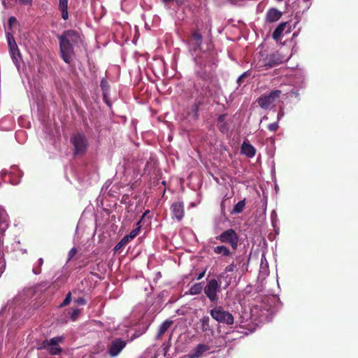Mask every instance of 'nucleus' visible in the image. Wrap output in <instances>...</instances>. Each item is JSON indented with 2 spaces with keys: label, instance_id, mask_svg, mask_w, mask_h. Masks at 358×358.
I'll return each mask as SVG.
<instances>
[{
  "label": "nucleus",
  "instance_id": "f257e3e1",
  "mask_svg": "<svg viewBox=\"0 0 358 358\" xmlns=\"http://www.w3.org/2000/svg\"><path fill=\"white\" fill-rule=\"evenodd\" d=\"M202 80L201 83L196 85V91L198 93L195 98V102L192 106V110L196 115L198 110L203 107L210 103V96H212V92L208 85L206 84L212 79L210 74L206 73H199Z\"/></svg>",
  "mask_w": 358,
  "mask_h": 358
},
{
  "label": "nucleus",
  "instance_id": "f03ea898",
  "mask_svg": "<svg viewBox=\"0 0 358 358\" xmlns=\"http://www.w3.org/2000/svg\"><path fill=\"white\" fill-rule=\"evenodd\" d=\"M78 36V32L74 30L64 31L62 35L58 36L60 55L66 64H70L73 54V46L71 41L74 42L73 37Z\"/></svg>",
  "mask_w": 358,
  "mask_h": 358
},
{
  "label": "nucleus",
  "instance_id": "7ed1b4c3",
  "mask_svg": "<svg viewBox=\"0 0 358 358\" xmlns=\"http://www.w3.org/2000/svg\"><path fill=\"white\" fill-rule=\"evenodd\" d=\"M282 94V92L275 90L269 93L263 94L257 99V102L260 108L263 109H269L274 107L277 100H278Z\"/></svg>",
  "mask_w": 358,
  "mask_h": 358
},
{
  "label": "nucleus",
  "instance_id": "20e7f679",
  "mask_svg": "<svg viewBox=\"0 0 358 358\" xmlns=\"http://www.w3.org/2000/svg\"><path fill=\"white\" fill-rule=\"evenodd\" d=\"M210 315L213 319L227 325H232L234 324V317L230 312L224 309L222 306H216L210 310Z\"/></svg>",
  "mask_w": 358,
  "mask_h": 358
},
{
  "label": "nucleus",
  "instance_id": "39448f33",
  "mask_svg": "<svg viewBox=\"0 0 358 358\" xmlns=\"http://www.w3.org/2000/svg\"><path fill=\"white\" fill-rule=\"evenodd\" d=\"M63 341L64 337L55 336L49 338V340H45L42 341L39 344V347L38 348L40 350H46V351L48 352V353L52 355H59L62 352V348L59 347V343H62Z\"/></svg>",
  "mask_w": 358,
  "mask_h": 358
},
{
  "label": "nucleus",
  "instance_id": "423d86ee",
  "mask_svg": "<svg viewBox=\"0 0 358 358\" xmlns=\"http://www.w3.org/2000/svg\"><path fill=\"white\" fill-rule=\"evenodd\" d=\"M73 146V154L83 156L87 150L88 141L87 137L81 133L73 134L70 139Z\"/></svg>",
  "mask_w": 358,
  "mask_h": 358
},
{
  "label": "nucleus",
  "instance_id": "0eeeda50",
  "mask_svg": "<svg viewBox=\"0 0 358 358\" xmlns=\"http://www.w3.org/2000/svg\"><path fill=\"white\" fill-rule=\"evenodd\" d=\"M215 238L219 240L220 243L229 244L233 250H236L238 245V235L234 229H226L215 237Z\"/></svg>",
  "mask_w": 358,
  "mask_h": 358
},
{
  "label": "nucleus",
  "instance_id": "6e6552de",
  "mask_svg": "<svg viewBox=\"0 0 358 358\" xmlns=\"http://www.w3.org/2000/svg\"><path fill=\"white\" fill-rule=\"evenodd\" d=\"M220 289V283L218 280H215V278H212L208 282L203 289L206 297L208 298L212 303H217L219 299L217 292H219Z\"/></svg>",
  "mask_w": 358,
  "mask_h": 358
},
{
  "label": "nucleus",
  "instance_id": "1a4fd4ad",
  "mask_svg": "<svg viewBox=\"0 0 358 358\" xmlns=\"http://www.w3.org/2000/svg\"><path fill=\"white\" fill-rule=\"evenodd\" d=\"M282 56L278 52H275L273 54L267 55L266 57L260 59L258 62V64L259 67L264 66L266 69H271V67H273L282 64Z\"/></svg>",
  "mask_w": 358,
  "mask_h": 358
},
{
  "label": "nucleus",
  "instance_id": "9d476101",
  "mask_svg": "<svg viewBox=\"0 0 358 358\" xmlns=\"http://www.w3.org/2000/svg\"><path fill=\"white\" fill-rule=\"evenodd\" d=\"M127 341L121 338H113L108 346V353L110 357H116L126 348Z\"/></svg>",
  "mask_w": 358,
  "mask_h": 358
},
{
  "label": "nucleus",
  "instance_id": "9b49d317",
  "mask_svg": "<svg viewBox=\"0 0 358 358\" xmlns=\"http://www.w3.org/2000/svg\"><path fill=\"white\" fill-rule=\"evenodd\" d=\"M7 41L12 59L17 61V57L20 56V52L17 48L15 39L11 33H7Z\"/></svg>",
  "mask_w": 358,
  "mask_h": 358
},
{
  "label": "nucleus",
  "instance_id": "f8f14e48",
  "mask_svg": "<svg viewBox=\"0 0 358 358\" xmlns=\"http://www.w3.org/2000/svg\"><path fill=\"white\" fill-rule=\"evenodd\" d=\"M173 217H176L178 221H181L184 216V205L182 202H174L171 206Z\"/></svg>",
  "mask_w": 358,
  "mask_h": 358
},
{
  "label": "nucleus",
  "instance_id": "ddd939ff",
  "mask_svg": "<svg viewBox=\"0 0 358 358\" xmlns=\"http://www.w3.org/2000/svg\"><path fill=\"white\" fill-rule=\"evenodd\" d=\"M282 16V12L277 8H270L268 10L266 15V22L272 23L277 22Z\"/></svg>",
  "mask_w": 358,
  "mask_h": 358
},
{
  "label": "nucleus",
  "instance_id": "4468645a",
  "mask_svg": "<svg viewBox=\"0 0 358 358\" xmlns=\"http://www.w3.org/2000/svg\"><path fill=\"white\" fill-rule=\"evenodd\" d=\"M241 153L243 155H245L248 157H254L256 150L255 148L252 145L250 142L248 141H243L242 143V145L241 147Z\"/></svg>",
  "mask_w": 358,
  "mask_h": 358
},
{
  "label": "nucleus",
  "instance_id": "2eb2a0df",
  "mask_svg": "<svg viewBox=\"0 0 358 358\" xmlns=\"http://www.w3.org/2000/svg\"><path fill=\"white\" fill-rule=\"evenodd\" d=\"M203 37L198 31H194L192 32L191 42L194 47V50H201Z\"/></svg>",
  "mask_w": 358,
  "mask_h": 358
},
{
  "label": "nucleus",
  "instance_id": "dca6fc26",
  "mask_svg": "<svg viewBox=\"0 0 358 358\" xmlns=\"http://www.w3.org/2000/svg\"><path fill=\"white\" fill-rule=\"evenodd\" d=\"M68 8L69 0H59V10L64 20H68L69 18Z\"/></svg>",
  "mask_w": 358,
  "mask_h": 358
},
{
  "label": "nucleus",
  "instance_id": "f3484780",
  "mask_svg": "<svg viewBox=\"0 0 358 358\" xmlns=\"http://www.w3.org/2000/svg\"><path fill=\"white\" fill-rule=\"evenodd\" d=\"M210 349V347L206 344L200 343L196 345L192 352V358H198L202 355L203 353L207 352Z\"/></svg>",
  "mask_w": 358,
  "mask_h": 358
},
{
  "label": "nucleus",
  "instance_id": "a211bd4d",
  "mask_svg": "<svg viewBox=\"0 0 358 358\" xmlns=\"http://www.w3.org/2000/svg\"><path fill=\"white\" fill-rule=\"evenodd\" d=\"M287 27V22H280L273 31V38L278 41V40L281 38L282 32L285 30Z\"/></svg>",
  "mask_w": 358,
  "mask_h": 358
},
{
  "label": "nucleus",
  "instance_id": "6ab92c4d",
  "mask_svg": "<svg viewBox=\"0 0 358 358\" xmlns=\"http://www.w3.org/2000/svg\"><path fill=\"white\" fill-rule=\"evenodd\" d=\"M173 322L172 320H169L164 321V322L159 327L157 338H159L162 336H164L166 331H167L171 327Z\"/></svg>",
  "mask_w": 358,
  "mask_h": 358
},
{
  "label": "nucleus",
  "instance_id": "aec40b11",
  "mask_svg": "<svg viewBox=\"0 0 358 358\" xmlns=\"http://www.w3.org/2000/svg\"><path fill=\"white\" fill-rule=\"evenodd\" d=\"M213 251L216 255H221L224 257L229 256L231 254L229 249L224 245L215 246Z\"/></svg>",
  "mask_w": 358,
  "mask_h": 358
},
{
  "label": "nucleus",
  "instance_id": "412c9836",
  "mask_svg": "<svg viewBox=\"0 0 358 358\" xmlns=\"http://www.w3.org/2000/svg\"><path fill=\"white\" fill-rule=\"evenodd\" d=\"M226 117L227 114H221L218 116L217 118V127L220 129V131L222 132H225L227 130L226 125Z\"/></svg>",
  "mask_w": 358,
  "mask_h": 358
},
{
  "label": "nucleus",
  "instance_id": "4be33fe9",
  "mask_svg": "<svg viewBox=\"0 0 358 358\" xmlns=\"http://www.w3.org/2000/svg\"><path fill=\"white\" fill-rule=\"evenodd\" d=\"M148 212L149 211H147V213H148ZM145 214H146V212L143 215L141 220L136 223V227L135 229H132L131 231L129 233V234H127V237L129 238V239L130 241L135 238L138 236V234L140 233V231H141V221L143 218V217L145 215Z\"/></svg>",
  "mask_w": 358,
  "mask_h": 358
},
{
  "label": "nucleus",
  "instance_id": "5701e85b",
  "mask_svg": "<svg viewBox=\"0 0 358 358\" xmlns=\"http://www.w3.org/2000/svg\"><path fill=\"white\" fill-rule=\"evenodd\" d=\"M218 279L220 280H223L225 282L224 288L226 289L227 287L230 286V283L231 282L232 277L230 275L227 274V273H225V271H224V272L221 273L219 275ZM221 282H222V281L220 282V283H221Z\"/></svg>",
  "mask_w": 358,
  "mask_h": 358
},
{
  "label": "nucleus",
  "instance_id": "b1692460",
  "mask_svg": "<svg viewBox=\"0 0 358 358\" xmlns=\"http://www.w3.org/2000/svg\"><path fill=\"white\" fill-rule=\"evenodd\" d=\"M200 324L202 331H207L210 329V318L208 316H203L200 320Z\"/></svg>",
  "mask_w": 358,
  "mask_h": 358
},
{
  "label": "nucleus",
  "instance_id": "393cba45",
  "mask_svg": "<svg viewBox=\"0 0 358 358\" xmlns=\"http://www.w3.org/2000/svg\"><path fill=\"white\" fill-rule=\"evenodd\" d=\"M245 206V199L239 201L233 208L231 213H242Z\"/></svg>",
  "mask_w": 358,
  "mask_h": 358
},
{
  "label": "nucleus",
  "instance_id": "a878e982",
  "mask_svg": "<svg viewBox=\"0 0 358 358\" xmlns=\"http://www.w3.org/2000/svg\"><path fill=\"white\" fill-rule=\"evenodd\" d=\"M203 289L202 283H195L189 289V293L192 294H198L201 293V291Z\"/></svg>",
  "mask_w": 358,
  "mask_h": 358
},
{
  "label": "nucleus",
  "instance_id": "bb28decb",
  "mask_svg": "<svg viewBox=\"0 0 358 358\" xmlns=\"http://www.w3.org/2000/svg\"><path fill=\"white\" fill-rule=\"evenodd\" d=\"M129 241H130V240L127 237V235H125V236L124 238H122L121 239V241H120L119 243H117L116 244V245L115 246L114 250L115 251L120 250L122 249V248L125 246L127 244H128Z\"/></svg>",
  "mask_w": 358,
  "mask_h": 358
},
{
  "label": "nucleus",
  "instance_id": "cd10ccee",
  "mask_svg": "<svg viewBox=\"0 0 358 358\" xmlns=\"http://www.w3.org/2000/svg\"><path fill=\"white\" fill-rule=\"evenodd\" d=\"M101 87L102 88V92H103V98L106 99L107 94H108V92L110 90V86L106 80L103 79L101 80Z\"/></svg>",
  "mask_w": 358,
  "mask_h": 358
},
{
  "label": "nucleus",
  "instance_id": "c85d7f7f",
  "mask_svg": "<svg viewBox=\"0 0 358 358\" xmlns=\"http://www.w3.org/2000/svg\"><path fill=\"white\" fill-rule=\"evenodd\" d=\"M250 76V71H245L242 75H241L238 77V79L237 80V83H238V85H242L243 83L244 82V79H245V78H247Z\"/></svg>",
  "mask_w": 358,
  "mask_h": 358
},
{
  "label": "nucleus",
  "instance_id": "c756f323",
  "mask_svg": "<svg viewBox=\"0 0 358 358\" xmlns=\"http://www.w3.org/2000/svg\"><path fill=\"white\" fill-rule=\"evenodd\" d=\"M71 301V293L69 292L66 295L64 301L59 305L60 307L65 306L69 304Z\"/></svg>",
  "mask_w": 358,
  "mask_h": 358
},
{
  "label": "nucleus",
  "instance_id": "7c9ffc66",
  "mask_svg": "<svg viewBox=\"0 0 358 358\" xmlns=\"http://www.w3.org/2000/svg\"><path fill=\"white\" fill-rule=\"evenodd\" d=\"M279 128L278 122L270 124L267 126V129L271 131H276Z\"/></svg>",
  "mask_w": 358,
  "mask_h": 358
},
{
  "label": "nucleus",
  "instance_id": "2f4dec72",
  "mask_svg": "<svg viewBox=\"0 0 358 358\" xmlns=\"http://www.w3.org/2000/svg\"><path fill=\"white\" fill-rule=\"evenodd\" d=\"M235 266H235L234 262H231V264H229V266L225 267L224 272L225 273H228V272L234 271V268H235Z\"/></svg>",
  "mask_w": 358,
  "mask_h": 358
},
{
  "label": "nucleus",
  "instance_id": "473e14b6",
  "mask_svg": "<svg viewBox=\"0 0 358 358\" xmlns=\"http://www.w3.org/2000/svg\"><path fill=\"white\" fill-rule=\"evenodd\" d=\"M77 252L78 250L76 248H73L71 249L69 252V261L72 259L73 257H74Z\"/></svg>",
  "mask_w": 358,
  "mask_h": 358
},
{
  "label": "nucleus",
  "instance_id": "72a5a7b5",
  "mask_svg": "<svg viewBox=\"0 0 358 358\" xmlns=\"http://www.w3.org/2000/svg\"><path fill=\"white\" fill-rule=\"evenodd\" d=\"M3 255L2 252L0 251V268H1V270H2V268H4L6 266L5 260L3 259Z\"/></svg>",
  "mask_w": 358,
  "mask_h": 358
},
{
  "label": "nucleus",
  "instance_id": "f704fd0d",
  "mask_svg": "<svg viewBox=\"0 0 358 358\" xmlns=\"http://www.w3.org/2000/svg\"><path fill=\"white\" fill-rule=\"evenodd\" d=\"M20 5H30L32 4V0H17Z\"/></svg>",
  "mask_w": 358,
  "mask_h": 358
},
{
  "label": "nucleus",
  "instance_id": "c9c22d12",
  "mask_svg": "<svg viewBox=\"0 0 358 358\" xmlns=\"http://www.w3.org/2000/svg\"><path fill=\"white\" fill-rule=\"evenodd\" d=\"M75 301L78 305H85L87 303L86 300L83 297H79V298L75 299Z\"/></svg>",
  "mask_w": 358,
  "mask_h": 358
},
{
  "label": "nucleus",
  "instance_id": "e433bc0d",
  "mask_svg": "<svg viewBox=\"0 0 358 358\" xmlns=\"http://www.w3.org/2000/svg\"><path fill=\"white\" fill-rule=\"evenodd\" d=\"M17 22V20L16 17H14V16H11L8 19V26L10 27H11L12 25L13 24V23H15Z\"/></svg>",
  "mask_w": 358,
  "mask_h": 358
},
{
  "label": "nucleus",
  "instance_id": "4c0bfd02",
  "mask_svg": "<svg viewBox=\"0 0 358 358\" xmlns=\"http://www.w3.org/2000/svg\"><path fill=\"white\" fill-rule=\"evenodd\" d=\"M78 315H79V310H78V309H74V310H73V311H72V314H71V319H72L73 320H76V318H77V317H78Z\"/></svg>",
  "mask_w": 358,
  "mask_h": 358
},
{
  "label": "nucleus",
  "instance_id": "58836bf2",
  "mask_svg": "<svg viewBox=\"0 0 358 358\" xmlns=\"http://www.w3.org/2000/svg\"><path fill=\"white\" fill-rule=\"evenodd\" d=\"M32 271L33 273H34L35 275H40V273H41V268L38 266L34 267Z\"/></svg>",
  "mask_w": 358,
  "mask_h": 358
},
{
  "label": "nucleus",
  "instance_id": "ea45409f",
  "mask_svg": "<svg viewBox=\"0 0 358 358\" xmlns=\"http://www.w3.org/2000/svg\"><path fill=\"white\" fill-rule=\"evenodd\" d=\"M206 275V271H202L200 273L198 276L196 277V280H199V279H201L203 277H204Z\"/></svg>",
  "mask_w": 358,
  "mask_h": 358
},
{
  "label": "nucleus",
  "instance_id": "a19ab883",
  "mask_svg": "<svg viewBox=\"0 0 358 358\" xmlns=\"http://www.w3.org/2000/svg\"><path fill=\"white\" fill-rule=\"evenodd\" d=\"M38 266H40L41 268L42 265L43 264V259L42 257H40V259H38Z\"/></svg>",
  "mask_w": 358,
  "mask_h": 358
},
{
  "label": "nucleus",
  "instance_id": "79ce46f5",
  "mask_svg": "<svg viewBox=\"0 0 358 358\" xmlns=\"http://www.w3.org/2000/svg\"><path fill=\"white\" fill-rule=\"evenodd\" d=\"M106 96H108V94H106ZM104 99V101H105V103H106V104H108V105H109V106L110 105V101H109V100H108V97H106V99Z\"/></svg>",
  "mask_w": 358,
  "mask_h": 358
},
{
  "label": "nucleus",
  "instance_id": "37998d69",
  "mask_svg": "<svg viewBox=\"0 0 358 358\" xmlns=\"http://www.w3.org/2000/svg\"><path fill=\"white\" fill-rule=\"evenodd\" d=\"M282 114H280V113H279L278 114V119H280V116H282Z\"/></svg>",
  "mask_w": 358,
  "mask_h": 358
},
{
  "label": "nucleus",
  "instance_id": "c03bdc74",
  "mask_svg": "<svg viewBox=\"0 0 358 358\" xmlns=\"http://www.w3.org/2000/svg\"><path fill=\"white\" fill-rule=\"evenodd\" d=\"M267 119H268L267 115H264V117H263V120H267Z\"/></svg>",
  "mask_w": 358,
  "mask_h": 358
},
{
  "label": "nucleus",
  "instance_id": "a18cd8bd",
  "mask_svg": "<svg viewBox=\"0 0 358 358\" xmlns=\"http://www.w3.org/2000/svg\"><path fill=\"white\" fill-rule=\"evenodd\" d=\"M2 4H3L4 6H6V3H5V1H4V0H3V1H2Z\"/></svg>",
  "mask_w": 358,
  "mask_h": 358
},
{
  "label": "nucleus",
  "instance_id": "49530a36",
  "mask_svg": "<svg viewBox=\"0 0 358 358\" xmlns=\"http://www.w3.org/2000/svg\"><path fill=\"white\" fill-rule=\"evenodd\" d=\"M277 1H283V0H277Z\"/></svg>",
  "mask_w": 358,
  "mask_h": 358
},
{
  "label": "nucleus",
  "instance_id": "de8ad7c7",
  "mask_svg": "<svg viewBox=\"0 0 358 358\" xmlns=\"http://www.w3.org/2000/svg\"><path fill=\"white\" fill-rule=\"evenodd\" d=\"M166 1H171V0H166Z\"/></svg>",
  "mask_w": 358,
  "mask_h": 358
}]
</instances>
